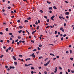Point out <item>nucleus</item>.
<instances>
[{
    "mask_svg": "<svg viewBox=\"0 0 74 74\" xmlns=\"http://www.w3.org/2000/svg\"><path fill=\"white\" fill-rule=\"evenodd\" d=\"M34 55V53H33L32 55L30 56H32V57L34 58H36V56Z\"/></svg>",
    "mask_w": 74,
    "mask_h": 74,
    "instance_id": "f257e3e1",
    "label": "nucleus"
},
{
    "mask_svg": "<svg viewBox=\"0 0 74 74\" xmlns=\"http://www.w3.org/2000/svg\"><path fill=\"white\" fill-rule=\"evenodd\" d=\"M49 63H50V61L49 60L48 62L46 64H44V66H47V65H48V64H49Z\"/></svg>",
    "mask_w": 74,
    "mask_h": 74,
    "instance_id": "f03ea898",
    "label": "nucleus"
},
{
    "mask_svg": "<svg viewBox=\"0 0 74 74\" xmlns=\"http://www.w3.org/2000/svg\"><path fill=\"white\" fill-rule=\"evenodd\" d=\"M55 18V16L53 15V16H51V19L53 21H54V19H53V18Z\"/></svg>",
    "mask_w": 74,
    "mask_h": 74,
    "instance_id": "7ed1b4c3",
    "label": "nucleus"
},
{
    "mask_svg": "<svg viewBox=\"0 0 74 74\" xmlns=\"http://www.w3.org/2000/svg\"><path fill=\"white\" fill-rule=\"evenodd\" d=\"M57 71H58V68H57V67H56L55 68V71H54V73H56L57 72Z\"/></svg>",
    "mask_w": 74,
    "mask_h": 74,
    "instance_id": "20e7f679",
    "label": "nucleus"
},
{
    "mask_svg": "<svg viewBox=\"0 0 74 74\" xmlns=\"http://www.w3.org/2000/svg\"><path fill=\"white\" fill-rule=\"evenodd\" d=\"M32 64H29L28 65L25 64V66H30V65H32Z\"/></svg>",
    "mask_w": 74,
    "mask_h": 74,
    "instance_id": "39448f33",
    "label": "nucleus"
},
{
    "mask_svg": "<svg viewBox=\"0 0 74 74\" xmlns=\"http://www.w3.org/2000/svg\"><path fill=\"white\" fill-rule=\"evenodd\" d=\"M65 14H66V15H69V14H70V13H69V12H66V13H65Z\"/></svg>",
    "mask_w": 74,
    "mask_h": 74,
    "instance_id": "423d86ee",
    "label": "nucleus"
},
{
    "mask_svg": "<svg viewBox=\"0 0 74 74\" xmlns=\"http://www.w3.org/2000/svg\"><path fill=\"white\" fill-rule=\"evenodd\" d=\"M13 58L15 60H16V59L15 58V56H13Z\"/></svg>",
    "mask_w": 74,
    "mask_h": 74,
    "instance_id": "0eeeda50",
    "label": "nucleus"
},
{
    "mask_svg": "<svg viewBox=\"0 0 74 74\" xmlns=\"http://www.w3.org/2000/svg\"><path fill=\"white\" fill-rule=\"evenodd\" d=\"M52 7H50L49 8V10H52Z\"/></svg>",
    "mask_w": 74,
    "mask_h": 74,
    "instance_id": "6e6552de",
    "label": "nucleus"
},
{
    "mask_svg": "<svg viewBox=\"0 0 74 74\" xmlns=\"http://www.w3.org/2000/svg\"><path fill=\"white\" fill-rule=\"evenodd\" d=\"M44 17L46 19H48V17H47V16H44Z\"/></svg>",
    "mask_w": 74,
    "mask_h": 74,
    "instance_id": "1a4fd4ad",
    "label": "nucleus"
},
{
    "mask_svg": "<svg viewBox=\"0 0 74 74\" xmlns=\"http://www.w3.org/2000/svg\"><path fill=\"white\" fill-rule=\"evenodd\" d=\"M50 55H51V56H55V55L52 53H50Z\"/></svg>",
    "mask_w": 74,
    "mask_h": 74,
    "instance_id": "9d476101",
    "label": "nucleus"
},
{
    "mask_svg": "<svg viewBox=\"0 0 74 74\" xmlns=\"http://www.w3.org/2000/svg\"><path fill=\"white\" fill-rule=\"evenodd\" d=\"M53 8H54V9H56V10H57V8H56V7L55 6L53 7Z\"/></svg>",
    "mask_w": 74,
    "mask_h": 74,
    "instance_id": "9b49d317",
    "label": "nucleus"
},
{
    "mask_svg": "<svg viewBox=\"0 0 74 74\" xmlns=\"http://www.w3.org/2000/svg\"><path fill=\"white\" fill-rule=\"evenodd\" d=\"M22 32V30H21L20 31H18V32L19 33H21V32Z\"/></svg>",
    "mask_w": 74,
    "mask_h": 74,
    "instance_id": "f8f14e48",
    "label": "nucleus"
},
{
    "mask_svg": "<svg viewBox=\"0 0 74 74\" xmlns=\"http://www.w3.org/2000/svg\"><path fill=\"white\" fill-rule=\"evenodd\" d=\"M19 27L20 29H22V28H23V27H22L21 26H20Z\"/></svg>",
    "mask_w": 74,
    "mask_h": 74,
    "instance_id": "ddd939ff",
    "label": "nucleus"
},
{
    "mask_svg": "<svg viewBox=\"0 0 74 74\" xmlns=\"http://www.w3.org/2000/svg\"><path fill=\"white\" fill-rule=\"evenodd\" d=\"M47 3L48 4H51V2H49L48 1H47Z\"/></svg>",
    "mask_w": 74,
    "mask_h": 74,
    "instance_id": "4468645a",
    "label": "nucleus"
},
{
    "mask_svg": "<svg viewBox=\"0 0 74 74\" xmlns=\"http://www.w3.org/2000/svg\"><path fill=\"white\" fill-rule=\"evenodd\" d=\"M39 27H40V26H38L37 27L36 29H37V30H38V29H39Z\"/></svg>",
    "mask_w": 74,
    "mask_h": 74,
    "instance_id": "2eb2a0df",
    "label": "nucleus"
},
{
    "mask_svg": "<svg viewBox=\"0 0 74 74\" xmlns=\"http://www.w3.org/2000/svg\"><path fill=\"white\" fill-rule=\"evenodd\" d=\"M24 22H25V23L28 22V21L25 20V21Z\"/></svg>",
    "mask_w": 74,
    "mask_h": 74,
    "instance_id": "dca6fc26",
    "label": "nucleus"
},
{
    "mask_svg": "<svg viewBox=\"0 0 74 74\" xmlns=\"http://www.w3.org/2000/svg\"><path fill=\"white\" fill-rule=\"evenodd\" d=\"M14 63L16 65H17L18 63L16 62H14Z\"/></svg>",
    "mask_w": 74,
    "mask_h": 74,
    "instance_id": "f3484780",
    "label": "nucleus"
},
{
    "mask_svg": "<svg viewBox=\"0 0 74 74\" xmlns=\"http://www.w3.org/2000/svg\"><path fill=\"white\" fill-rule=\"evenodd\" d=\"M31 70H34V68L33 67H32L31 68Z\"/></svg>",
    "mask_w": 74,
    "mask_h": 74,
    "instance_id": "a211bd4d",
    "label": "nucleus"
},
{
    "mask_svg": "<svg viewBox=\"0 0 74 74\" xmlns=\"http://www.w3.org/2000/svg\"><path fill=\"white\" fill-rule=\"evenodd\" d=\"M70 53H73V51H72V50H70Z\"/></svg>",
    "mask_w": 74,
    "mask_h": 74,
    "instance_id": "6ab92c4d",
    "label": "nucleus"
},
{
    "mask_svg": "<svg viewBox=\"0 0 74 74\" xmlns=\"http://www.w3.org/2000/svg\"><path fill=\"white\" fill-rule=\"evenodd\" d=\"M5 30H6V31H7V32H8V28H6L5 29Z\"/></svg>",
    "mask_w": 74,
    "mask_h": 74,
    "instance_id": "aec40b11",
    "label": "nucleus"
},
{
    "mask_svg": "<svg viewBox=\"0 0 74 74\" xmlns=\"http://www.w3.org/2000/svg\"><path fill=\"white\" fill-rule=\"evenodd\" d=\"M42 56L39 57V59H42Z\"/></svg>",
    "mask_w": 74,
    "mask_h": 74,
    "instance_id": "412c9836",
    "label": "nucleus"
},
{
    "mask_svg": "<svg viewBox=\"0 0 74 74\" xmlns=\"http://www.w3.org/2000/svg\"><path fill=\"white\" fill-rule=\"evenodd\" d=\"M49 27H50V26H47L46 27V29H48V28H49Z\"/></svg>",
    "mask_w": 74,
    "mask_h": 74,
    "instance_id": "4be33fe9",
    "label": "nucleus"
},
{
    "mask_svg": "<svg viewBox=\"0 0 74 74\" xmlns=\"http://www.w3.org/2000/svg\"><path fill=\"white\" fill-rule=\"evenodd\" d=\"M19 57H21V58H22V55H19Z\"/></svg>",
    "mask_w": 74,
    "mask_h": 74,
    "instance_id": "5701e85b",
    "label": "nucleus"
},
{
    "mask_svg": "<svg viewBox=\"0 0 74 74\" xmlns=\"http://www.w3.org/2000/svg\"><path fill=\"white\" fill-rule=\"evenodd\" d=\"M63 29V27H62L60 29V30H62V29Z\"/></svg>",
    "mask_w": 74,
    "mask_h": 74,
    "instance_id": "b1692460",
    "label": "nucleus"
},
{
    "mask_svg": "<svg viewBox=\"0 0 74 74\" xmlns=\"http://www.w3.org/2000/svg\"><path fill=\"white\" fill-rule=\"evenodd\" d=\"M21 22V20H19L17 21V22L18 23H19V22Z\"/></svg>",
    "mask_w": 74,
    "mask_h": 74,
    "instance_id": "393cba45",
    "label": "nucleus"
},
{
    "mask_svg": "<svg viewBox=\"0 0 74 74\" xmlns=\"http://www.w3.org/2000/svg\"><path fill=\"white\" fill-rule=\"evenodd\" d=\"M11 8V7L9 6L8 7V10H9Z\"/></svg>",
    "mask_w": 74,
    "mask_h": 74,
    "instance_id": "a878e982",
    "label": "nucleus"
},
{
    "mask_svg": "<svg viewBox=\"0 0 74 74\" xmlns=\"http://www.w3.org/2000/svg\"><path fill=\"white\" fill-rule=\"evenodd\" d=\"M38 50H41V49L40 48H39V47H38Z\"/></svg>",
    "mask_w": 74,
    "mask_h": 74,
    "instance_id": "bb28decb",
    "label": "nucleus"
},
{
    "mask_svg": "<svg viewBox=\"0 0 74 74\" xmlns=\"http://www.w3.org/2000/svg\"><path fill=\"white\" fill-rule=\"evenodd\" d=\"M59 69H60V70H62V67H61L60 66H59Z\"/></svg>",
    "mask_w": 74,
    "mask_h": 74,
    "instance_id": "cd10ccee",
    "label": "nucleus"
},
{
    "mask_svg": "<svg viewBox=\"0 0 74 74\" xmlns=\"http://www.w3.org/2000/svg\"><path fill=\"white\" fill-rule=\"evenodd\" d=\"M11 48H12V47H10L8 49L10 50V49H11Z\"/></svg>",
    "mask_w": 74,
    "mask_h": 74,
    "instance_id": "c85d7f7f",
    "label": "nucleus"
},
{
    "mask_svg": "<svg viewBox=\"0 0 74 74\" xmlns=\"http://www.w3.org/2000/svg\"><path fill=\"white\" fill-rule=\"evenodd\" d=\"M3 56H4L3 55H2L1 56H0L1 58H3Z\"/></svg>",
    "mask_w": 74,
    "mask_h": 74,
    "instance_id": "c756f323",
    "label": "nucleus"
},
{
    "mask_svg": "<svg viewBox=\"0 0 74 74\" xmlns=\"http://www.w3.org/2000/svg\"><path fill=\"white\" fill-rule=\"evenodd\" d=\"M38 46H39V47H42V45H39Z\"/></svg>",
    "mask_w": 74,
    "mask_h": 74,
    "instance_id": "7c9ffc66",
    "label": "nucleus"
},
{
    "mask_svg": "<svg viewBox=\"0 0 74 74\" xmlns=\"http://www.w3.org/2000/svg\"><path fill=\"white\" fill-rule=\"evenodd\" d=\"M18 39H21V36H18Z\"/></svg>",
    "mask_w": 74,
    "mask_h": 74,
    "instance_id": "2f4dec72",
    "label": "nucleus"
},
{
    "mask_svg": "<svg viewBox=\"0 0 74 74\" xmlns=\"http://www.w3.org/2000/svg\"><path fill=\"white\" fill-rule=\"evenodd\" d=\"M70 60H73V58H70Z\"/></svg>",
    "mask_w": 74,
    "mask_h": 74,
    "instance_id": "473e14b6",
    "label": "nucleus"
},
{
    "mask_svg": "<svg viewBox=\"0 0 74 74\" xmlns=\"http://www.w3.org/2000/svg\"><path fill=\"white\" fill-rule=\"evenodd\" d=\"M49 19H47V22H48V23L49 22Z\"/></svg>",
    "mask_w": 74,
    "mask_h": 74,
    "instance_id": "72a5a7b5",
    "label": "nucleus"
},
{
    "mask_svg": "<svg viewBox=\"0 0 74 74\" xmlns=\"http://www.w3.org/2000/svg\"><path fill=\"white\" fill-rule=\"evenodd\" d=\"M57 33H58V31H55V34H57Z\"/></svg>",
    "mask_w": 74,
    "mask_h": 74,
    "instance_id": "f704fd0d",
    "label": "nucleus"
},
{
    "mask_svg": "<svg viewBox=\"0 0 74 74\" xmlns=\"http://www.w3.org/2000/svg\"><path fill=\"white\" fill-rule=\"evenodd\" d=\"M61 40V41H63V38L62 37Z\"/></svg>",
    "mask_w": 74,
    "mask_h": 74,
    "instance_id": "c9c22d12",
    "label": "nucleus"
},
{
    "mask_svg": "<svg viewBox=\"0 0 74 74\" xmlns=\"http://www.w3.org/2000/svg\"><path fill=\"white\" fill-rule=\"evenodd\" d=\"M31 42H33V43H34V40H31Z\"/></svg>",
    "mask_w": 74,
    "mask_h": 74,
    "instance_id": "e433bc0d",
    "label": "nucleus"
},
{
    "mask_svg": "<svg viewBox=\"0 0 74 74\" xmlns=\"http://www.w3.org/2000/svg\"><path fill=\"white\" fill-rule=\"evenodd\" d=\"M37 51V49H34L33 50V52H34V51Z\"/></svg>",
    "mask_w": 74,
    "mask_h": 74,
    "instance_id": "4c0bfd02",
    "label": "nucleus"
},
{
    "mask_svg": "<svg viewBox=\"0 0 74 74\" xmlns=\"http://www.w3.org/2000/svg\"><path fill=\"white\" fill-rule=\"evenodd\" d=\"M12 50L11 51V52H13V51L14 50V48H12Z\"/></svg>",
    "mask_w": 74,
    "mask_h": 74,
    "instance_id": "58836bf2",
    "label": "nucleus"
},
{
    "mask_svg": "<svg viewBox=\"0 0 74 74\" xmlns=\"http://www.w3.org/2000/svg\"><path fill=\"white\" fill-rule=\"evenodd\" d=\"M14 42H15V41L14 40H13L12 42V44H14Z\"/></svg>",
    "mask_w": 74,
    "mask_h": 74,
    "instance_id": "ea45409f",
    "label": "nucleus"
},
{
    "mask_svg": "<svg viewBox=\"0 0 74 74\" xmlns=\"http://www.w3.org/2000/svg\"><path fill=\"white\" fill-rule=\"evenodd\" d=\"M68 71L69 73H70V70L69 69H68Z\"/></svg>",
    "mask_w": 74,
    "mask_h": 74,
    "instance_id": "a19ab883",
    "label": "nucleus"
},
{
    "mask_svg": "<svg viewBox=\"0 0 74 74\" xmlns=\"http://www.w3.org/2000/svg\"><path fill=\"white\" fill-rule=\"evenodd\" d=\"M7 42H8V43H10V40H7Z\"/></svg>",
    "mask_w": 74,
    "mask_h": 74,
    "instance_id": "79ce46f5",
    "label": "nucleus"
},
{
    "mask_svg": "<svg viewBox=\"0 0 74 74\" xmlns=\"http://www.w3.org/2000/svg\"><path fill=\"white\" fill-rule=\"evenodd\" d=\"M6 52H8V49H6Z\"/></svg>",
    "mask_w": 74,
    "mask_h": 74,
    "instance_id": "37998d69",
    "label": "nucleus"
},
{
    "mask_svg": "<svg viewBox=\"0 0 74 74\" xmlns=\"http://www.w3.org/2000/svg\"><path fill=\"white\" fill-rule=\"evenodd\" d=\"M66 36H67V35H66V34H64L63 35V37H66Z\"/></svg>",
    "mask_w": 74,
    "mask_h": 74,
    "instance_id": "c03bdc74",
    "label": "nucleus"
},
{
    "mask_svg": "<svg viewBox=\"0 0 74 74\" xmlns=\"http://www.w3.org/2000/svg\"><path fill=\"white\" fill-rule=\"evenodd\" d=\"M56 58L57 59H59V56H56Z\"/></svg>",
    "mask_w": 74,
    "mask_h": 74,
    "instance_id": "a18cd8bd",
    "label": "nucleus"
},
{
    "mask_svg": "<svg viewBox=\"0 0 74 74\" xmlns=\"http://www.w3.org/2000/svg\"><path fill=\"white\" fill-rule=\"evenodd\" d=\"M38 23H40V21L39 20L38 21Z\"/></svg>",
    "mask_w": 74,
    "mask_h": 74,
    "instance_id": "49530a36",
    "label": "nucleus"
},
{
    "mask_svg": "<svg viewBox=\"0 0 74 74\" xmlns=\"http://www.w3.org/2000/svg\"><path fill=\"white\" fill-rule=\"evenodd\" d=\"M35 24L36 25H38V22H37V21H36V23H35Z\"/></svg>",
    "mask_w": 74,
    "mask_h": 74,
    "instance_id": "de8ad7c7",
    "label": "nucleus"
},
{
    "mask_svg": "<svg viewBox=\"0 0 74 74\" xmlns=\"http://www.w3.org/2000/svg\"><path fill=\"white\" fill-rule=\"evenodd\" d=\"M31 19V17H29L27 18V19H28V20H29V19Z\"/></svg>",
    "mask_w": 74,
    "mask_h": 74,
    "instance_id": "09e8293b",
    "label": "nucleus"
},
{
    "mask_svg": "<svg viewBox=\"0 0 74 74\" xmlns=\"http://www.w3.org/2000/svg\"><path fill=\"white\" fill-rule=\"evenodd\" d=\"M40 12H41V13H43V11H42V10H40Z\"/></svg>",
    "mask_w": 74,
    "mask_h": 74,
    "instance_id": "8fccbe9b",
    "label": "nucleus"
},
{
    "mask_svg": "<svg viewBox=\"0 0 74 74\" xmlns=\"http://www.w3.org/2000/svg\"><path fill=\"white\" fill-rule=\"evenodd\" d=\"M71 73H74V71H71Z\"/></svg>",
    "mask_w": 74,
    "mask_h": 74,
    "instance_id": "3c124183",
    "label": "nucleus"
},
{
    "mask_svg": "<svg viewBox=\"0 0 74 74\" xmlns=\"http://www.w3.org/2000/svg\"><path fill=\"white\" fill-rule=\"evenodd\" d=\"M17 45H19V42H18L17 43Z\"/></svg>",
    "mask_w": 74,
    "mask_h": 74,
    "instance_id": "603ef678",
    "label": "nucleus"
},
{
    "mask_svg": "<svg viewBox=\"0 0 74 74\" xmlns=\"http://www.w3.org/2000/svg\"><path fill=\"white\" fill-rule=\"evenodd\" d=\"M65 2L67 4L68 3V1H65Z\"/></svg>",
    "mask_w": 74,
    "mask_h": 74,
    "instance_id": "864d4df0",
    "label": "nucleus"
},
{
    "mask_svg": "<svg viewBox=\"0 0 74 74\" xmlns=\"http://www.w3.org/2000/svg\"><path fill=\"white\" fill-rule=\"evenodd\" d=\"M18 39H17V40H16L15 41V42H18Z\"/></svg>",
    "mask_w": 74,
    "mask_h": 74,
    "instance_id": "5fc2aeb1",
    "label": "nucleus"
},
{
    "mask_svg": "<svg viewBox=\"0 0 74 74\" xmlns=\"http://www.w3.org/2000/svg\"><path fill=\"white\" fill-rule=\"evenodd\" d=\"M59 18H60V19H62V17L60 16L59 17Z\"/></svg>",
    "mask_w": 74,
    "mask_h": 74,
    "instance_id": "6e6d98bb",
    "label": "nucleus"
},
{
    "mask_svg": "<svg viewBox=\"0 0 74 74\" xmlns=\"http://www.w3.org/2000/svg\"><path fill=\"white\" fill-rule=\"evenodd\" d=\"M2 11H3V12H4L5 11V10H4V9H3V10H2Z\"/></svg>",
    "mask_w": 74,
    "mask_h": 74,
    "instance_id": "4d7b16f0",
    "label": "nucleus"
},
{
    "mask_svg": "<svg viewBox=\"0 0 74 74\" xmlns=\"http://www.w3.org/2000/svg\"><path fill=\"white\" fill-rule=\"evenodd\" d=\"M10 40H12V38H10Z\"/></svg>",
    "mask_w": 74,
    "mask_h": 74,
    "instance_id": "13d9d810",
    "label": "nucleus"
},
{
    "mask_svg": "<svg viewBox=\"0 0 74 74\" xmlns=\"http://www.w3.org/2000/svg\"><path fill=\"white\" fill-rule=\"evenodd\" d=\"M44 73L45 74H47V71H45Z\"/></svg>",
    "mask_w": 74,
    "mask_h": 74,
    "instance_id": "bf43d9fd",
    "label": "nucleus"
},
{
    "mask_svg": "<svg viewBox=\"0 0 74 74\" xmlns=\"http://www.w3.org/2000/svg\"><path fill=\"white\" fill-rule=\"evenodd\" d=\"M12 34L11 33H9V35H12Z\"/></svg>",
    "mask_w": 74,
    "mask_h": 74,
    "instance_id": "052dcab7",
    "label": "nucleus"
},
{
    "mask_svg": "<svg viewBox=\"0 0 74 74\" xmlns=\"http://www.w3.org/2000/svg\"><path fill=\"white\" fill-rule=\"evenodd\" d=\"M11 18H14V16H12Z\"/></svg>",
    "mask_w": 74,
    "mask_h": 74,
    "instance_id": "680f3d73",
    "label": "nucleus"
},
{
    "mask_svg": "<svg viewBox=\"0 0 74 74\" xmlns=\"http://www.w3.org/2000/svg\"><path fill=\"white\" fill-rule=\"evenodd\" d=\"M33 73H34V72H33V71H32L31 72V74H33Z\"/></svg>",
    "mask_w": 74,
    "mask_h": 74,
    "instance_id": "e2e57ef3",
    "label": "nucleus"
},
{
    "mask_svg": "<svg viewBox=\"0 0 74 74\" xmlns=\"http://www.w3.org/2000/svg\"><path fill=\"white\" fill-rule=\"evenodd\" d=\"M66 53H69V51H66Z\"/></svg>",
    "mask_w": 74,
    "mask_h": 74,
    "instance_id": "0e129e2a",
    "label": "nucleus"
},
{
    "mask_svg": "<svg viewBox=\"0 0 74 74\" xmlns=\"http://www.w3.org/2000/svg\"><path fill=\"white\" fill-rule=\"evenodd\" d=\"M49 12V13H52V11L51 10H50Z\"/></svg>",
    "mask_w": 74,
    "mask_h": 74,
    "instance_id": "69168bd1",
    "label": "nucleus"
},
{
    "mask_svg": "<svg viewBox=\"0 0 74 74\" xmlns=\"http://www.w3.org/2000/svg\"><path fill=\"white\" fill-rule=\"evenodd\" d=\"M0 34H3V33L1 32H0Z\"/></svg>",
    "mask_w": 74,
    "mask_h": 74,
    "instance_id": "338daca9",
    "label": "nucleus"
},
{
    "mask_svg": "<svg viewBox=\"0 0 74 74\" xmlns=\"http://www.w3.org/2000/svg\"><path fill=\"white\" fill-rule=\"evenodd\" d=\"M3 25H6V23H3Z\"/></svg>",
    "mask_w": 74,
    "mask_h": 74,
    "instance_id": "774afa93",
    "label": "nucleus"
}]
</instances>
